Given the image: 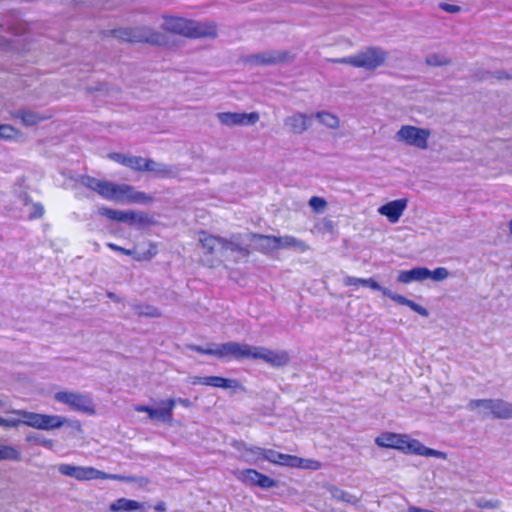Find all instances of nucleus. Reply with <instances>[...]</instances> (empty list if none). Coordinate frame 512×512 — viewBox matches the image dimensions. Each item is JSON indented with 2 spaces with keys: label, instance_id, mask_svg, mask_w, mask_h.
<instances>
[{
  "label": "nucleus",
  "instance_id": "24",
  "mask_svg": "<svg viewBox=\"0 0 512 512\" xmlns=\"http://www.w3.org/2000/svg\"><path fill=\"white\" fill-rule=\"evenodd\" d=\"M431 271L425 267H417L411 270L401 271L398 275V281L401 283H410L412 281H421L429 278Z\"/></svg>",
  "mask_w": 512,
  "mask_h": 512
},
{
  "label": "nucleus",
  "instance_id": "15",
  "mask_svg": "<svg viewBox=\"0 0 512 512\" xmlns=\"http://www.w3.org/2000/svg\"><path fill=\"white\" fill-rule=\"evenodd\" d=\"M217 118L222 125L225 126H243L253 125L259 120V114L257 112L251 113H236V112H220L217 114Z\"/></svg>",
  "mask_w": 512,
  "mask_h": 512
},
{
  "label": "nucleus",
  "instance_id": "21",
  "mask_svg": "<svg viewBox=\"0 0 512 512\" xmlns=\"http://www.w3.org/2000/svg\"><path fill=\"white\" fill-rule=\"evenodd\" d=\"M107 247L115 252L121 253L126 256H131L136 261H148L156 256L157 254V245L155 243H149V248L147 251L143 253L136 254L130 249H126L124 247L118 246L114 243H108Z\"/></svg>",
  "mask_w": 512,
  "mask_h": 512
},
{
  "label": "nucleus",
  "instance_id": "33",
  "mask_svg": "<svg viewBox=\"0 0 512 512\" xmlns=\"http://www.w3.org/2000/svg\"><path fill=\"white\" fill-rule=\"evenodd\" d=\"M1 460H21V453L13 446L0 445V461Z\"/></svg>",
  "mask_w": 512,
  "mask_h": 512
},
{
  "label": "nucleus",
  "instance_id": "50",
  "mask_svg": "<svg viewBox=\"0 0 512 512\" xmlns=\"http://www.w3.org/2000/svg\"><path fill=\"white\" fill-rule=\"evenodd\" d=\"M154 510L157 512H164L166 510V506L164 502H159L154 506Z\"/></svg>",
  "mask_w": 512,
  "mask_h": 512
},
{
  "label": "nucleus",
  "instance_id": "8",
  "mask_svg": "<svg viewBox=\"0 0 512 512\" xmlns=\"http://www.w3.org/2000/svg\"><path fill=\"white\" fill-rule=\"evenodd\" d=\"M54 399L57 402L69 406L72 410L88 415H94L96 413L95 405L88 395L71 391H59L55 393Z\"/></svg>",
  "mask_w": 512,
  "mask_h": 512
},
{
  "label": "nucleus",
  "instance_id": "5",
  "mask_svg": "<svg viewBox=\"0 0 512 512\" xmlns=\"http://www.w3.org/2000/svg\"><path fill=\"white\" fill-rule=\"evenodd\" d=\"M58 471L60 474L74 478L78 481H90L95 479L114 480L119 482L136 481V477L134 476L109 474L90 466H76L72 464L63 463L58 466Z\"/></svg>",
  "mask_w": 512,
  "mask_h": 512
},
{
  "label": "nucleus",
  "instance_id": "44",
  "mask_svg": "<svg viewBox=\"0 0 512 512\" xmlns=\"http://www.w3.org/2000/svg\"><path fill=\"white\" fill-rule=\"evenodd\" d=\"M364 279L363 278H356L352 276H347L344 278V284L346 286H363Z\"/></svg>",
  "mask_w": 512,
  "mask_h": 512
},
{
  "label": "nucleus",
  "instance_id": "4",
  "mask_svg": "<svg viewBox=\"0 0 512 512\" xmlns=\"http://www.w3.org/2000/svg\"><path fill=\"white\" fill-rule=\"evenodd\" d=\"M189 348L201 355L214 356L220 360L231 361L246 358L252 359L254 346L239 342H226L215 345L213 348H205L200 345H191Z\"/></svg>",
  "mask_w": 512,
  "mask_h": 512
},
{
  "label": "nucleus",
  "instance_id": "52",
  "mask_svg": "<svg viewBox=\"0 0 512 512\" xmlns=\"http://www.w3.org/2000/svg\"><path fill=\"white\" fill-rule=\"evenodd\" d=\"M179 403H181L183 406L188 407L190 405V401L188 399H179Z\"/></svg>",
  "mask_w": 512,
  "mask_h": 512
},
{
  "label": "nucleus",
  "instance_id": "32",
  "mask_svg": "<svg viewBox=\"0 0 512 512\" xmlns=\"http://www.w3.org/2000/svg\"><path fill=\"white\" fill-rule=\"evenodd\" d=\"M322 467L321 462L313 459H304L298 456H295L294 467L293 468H301L305 470H319Z\"/></svg>",
  "mask_w": 512,
  "mask_h": 512
},
{
  "label": "nucleus",
  "instance_id": "23",
  "mask_svg": "<svg viewBox=\"0 0 512 512\" xmlns=\"http://www.w3.org/2000/svg\"><path fill=\"white\" fill-rule=\"evenodd\" d=\"M199 242L206 255H214L218 249L222 250L224 238L211 235L206 231H200Z\"/></svg>",
  "mask_w": 512,
  "mask_h": 512
},
{
  "label": "nucleus",
  "instance_id": "25",
  "mask_svg": "<svg viewBox=\"0 0 512 512\" xmlns=\"http://www.w3.org/2000/svg\"><path fill=\"white\" fill-rule=\"evenodd\" d=\"M285 124L290 127L295 134H301L309 127V117L305 114H295L286 118Z\"/></svg>",
  "mask_w": 512,
  "mask_h": 512
},
{
  "label": "nucleus",
  "instance_id": "47",
  "mask_svg": "<svg viewBox=\"0 0 512 512\" xmlns=\"http://www.w3.org/2000/svg\"><path fill=\"white\" fill-rule=\"evenodd\" d=\"M409 308L412 309L413 311H415L416 313L420 314L421 316H424V317L428 316V311L424 307L418 305L417 303H415L412 300L409 305Z\"/></svg>",
  "mask_w": 512,
  "mask_h": 512
},
{
  "label": "nucleus",
  "instance_id": "2",
  "mask_svg": "<svg viewBox=\"0 0 512 512\" xmlns=\"http://www.w3.org/2000/svg\"><path fill=\"white\" fill-rule=\"evenodd\" d=\"M166 26L171 32L191 39L215 38L217 36V26L214 23L171 17L167 19Z\"/></svg>",
  "mask_w": 512,
  "mask_h": 512
},
{
  "label": "nucleus",
  "instance_id": "45",
  "mask_svg": "<svg viewBox=\"0 0 512 512\" xmlns=\"http://www.w3.org/2000/svg\"><path fill=\"white\" fill-rule=\"evenodd\" d=\"M363 286L369 287L372 290L381 291L382 293L385 289L381 287L373 278L364 279Z\"/></svg>",
  "mask_w": 512,
  "mask_h": 512
},
{
  "label": "nucleus",
  "instance_id": "7",
  "mask_svg": "<svg viewBox=\"0 0 512 512\" xmlns=\"http://www.w3.org/2000/svg\"><path fill=\"white\" fill-rule=\"evenodd\" d=\"M109 33L111 36L129 43H148L151 45L161 46L167 42L164 35L154 32L146 27L119 28L113 29Z\"/></svg>",
  "mask_w": 512,
  "mask_h": 512
},
{
  "label": "nucleus",
  "instance_id": "26",
  "mask_svg": "<svg viewBox=\"0 0 512 512\" xmlns=\"http://www.w3.org/2000/svg\"><path fill=\"white\" fill-rule=\"evenodd\" d=\"M142 509V504L136 500L119 498L110 505L112 512H134Z\"/></svg>",
  "mask_w": 512,
  "mask_h": 512
},
{
  "label": "nucleus",
  "instance_id": "31",
  "mask_svg": "<svg viewBox=\"0 0 512 512\" xmlns=\"http://www.w3.org/2000/svg\"><path fill=\"white\" fill-rule=\"evenodd\" d=\"M315 117L325 126L331 129L339 127V119L336 115L329 112H317Z\"/></svg>",
  "mask_w": 512,
  "mask_h": 512
},
{
  "label": "nucleus",
  "instance_id": "38",
  "mask_svg": "<svg viewBox=\"0 0 512 512\" xmlns=\"http://www.w3.org/2000/svg\"><path fill=\"white\" fill-rule=\"evenodd\" d=\"M383 295L389 297L392 301H394L400 305H405V306L409 307V305L411 303L410 299H408L402 295L392 293L388 289L383 290Z\"/></svg>",
  "mask_w": 512,
  "mask_h": 512
},
{
  "label": "nucleus",
  "instance_id": "3",
  "mask_svg": "<svg viewBox=\"0 0 512 512\" xmlns=\"http://www.w3.org/2000/svg\"><path fill=\"white\" fill-rule=\"evenodd\" d=\"M108 157L114 162L136 172H152L160 178H171L173 176V170L171 167L159 164L149 158L117 152L109 154Z\"/></svg>",
  "mask_w": 512,
  "mask_h": 512
},
{
  "label": "nucleus",
  "instance_id": "6",
  "mask_svg": "<svg viewBox=\"0 0 512 512\" xmlns=\"http://www.w3.org/2000/svg\"><path fill=\"white\" fill-rule=\"evenodd\" d=\"M387 59V52L380 47H367L366 49L358 52L356 55L330 59L329 61L337 64H348L356 68H363L368 71H373L378 67L384 65Z\"/></svg>",
  "mask_w": 512,
  "mask_h": 512
},
{
  "label": "nucleus",
  "instance_id": "37",
  "mask_svg": "<svg viewBox=\"0 0 512 512\" xmlns=\"http://www.w3.org/2000/svg\"><path fill=\"white\" fill-rule=\"evenodd\" d=\"M295 455H289L284 453H277L276 461L274 464L280 466L294 467Z\"/></svg>",
  "mask_w": 512,
  "mask_h": 512
},
{
  "label": "nucleus",
  "instance_id": "53",
  "mask_svg": "<svg viewBox=\"0 0 512 512\" xmlns=\"http://www.w3.org/2000/svg\"><path fill=\"white\" fill-rule=\"evenodd\" d=\"M32 440H35V441H36V439H35V438H33L32 436H28V437H27V441H32Z\"/></svg>",
  "mask_w": 512,
  "mask_h": 512
},
{
  "label": "nucleus",
  "instance_id": "29",
  "mask_svg": "<svg viewBox=\"0 0 512 512\" xmlns=\"http://www.w3.org/2000/svg\"><path fill=\"white\" fill-rule=\"evenodd\" d=\"M410 453H414L417 455L422 456H436V457H445V454L443 452L433 450L431 448L425 447L422 443H420L418 440L413 439L412 440V447L410 450Z\"/></svg>",
  "mask_w": 512,
  "mask_h": 512
},
{
  "label": "nucleus",
  "instance_id": "20",
  "mask_svg": "<svg viewBox=\"0 0 512 512\" xmlns=\"http://www.w3.org/2000/svg\"><path fill=\"white\" fill-rule=\"evenodd\" d=\"M408 205V199L402 198L390 201L381 207H379L378 212L385 216L389 222L396 223L399 221L404 211L406 210Z\"/></svg>",
  "mask_w": 512,
  "mask_h": 512
},
{
  "label": "nucleus",
  "instance_id": "39",
  "mask_svg": "<svg viewBox=\"0 0 512 512\" xmlns=\"http://www.w3.org/2000/svg\"><path fill=\"white\" fill-rule=\"evenodd\" d=\"M18 134V131L9 124H0V138L12 139Z\"/></svg>",
  "mask_w": 512,
  "mask_h": 512
},
{
  "label": "nucleus",
  "instance_id": "27",
  "mask_svg": "<svg viewBox=\"0 0 512 512\" xmlns=\"http://www.w3.org/2000/svg\"><path fill=\"white\" fill-rule=\"evenodd\" d=\"M67 419L57 415L41 414L40 430H53L62 427Z\"/></svg>",
  "mask_w": 512,
  "mask_h": 512
},
{
  "label": "nucleus",
  "instance_id": "41",
  "mask_svg": "<svg viewBox=\"0 0 512 512\" xmlns=\"http://www.w3.org/2000/svg\"><path fill=\"white\" fill-rule=\"evenodd\" d=\"M447 276H448V271L446 268H443V267L436 268L433 272H431V275H430L431 278H433L434 280H437V281L444 280L445 278H447Z\"/></svg>",
  "mask_w": 512,
  "mask_h": 512
},
{
  "label": "nucleus",
  "instance_id": "11",
  "mask_svg": "<svg viewBox=\"0 0 512 512\" xmlns=\"http://www.w3.org/2000/svg\"><path fill=\"white\" fill-rule=\"evenodd\" d=\"M234 475L242 484L251 487L269 489L278 485L276 480L252 468L236 471Z\"/></svg>",
  "mask_w": 512,
  "mask_h": 512
},
{
  "label": "nucleus",
  "instance_id": "34",
  "mask_svg": "<svg viewBox=\"0 0 512 512\" xmlns=\"http://www.w3.org/2000/svg\"><path fill=\"white\" fill-rule=\"evenodd\" d=\"M247 451L253 453V454H258L260 455L264 460L270 462V463H275L276 461V456H277V451L273 450V449H264V448H260V447H250L247 449Z\"/></svg>",
  "mask_w": 512,
  "mask_h": 512
},
{
  "label": "nucleus",
  "instance_id": "43",
  "mask_svg": "<svg viewBox=\"0 0 512 512\" xmlns=\"http://www.w3.org/2000/svg\"><path fill=\"white\" fill-rule=\"evenodd\" d=\"M500 505V502L498 500H484V501H479L477 503V506L480 508V509H495V508H498Z\"/></svg>",
  "mask_w": 512,
  "mask_h": 512
},
{
  "label": "nucleus",
  "instance_id": "28",
  "mask_svg": "<svg viewBox=\"0 0 512 512\" xmlns=\"http://www.w3.org/2000/svg\"><path fill=\"white\" fill-rule=\"evenodd\" d=\"M327 490L331 494L332 498H334L338 501H342V502L354 504V505L357 504L359 501V499L357 497L347 493L346 491L338 488L335 485H332V484L327 485Z\"/></svg>",
  "mask_w": 512,
  "mask_h": 512
},
{
  "label": "nucleus",
  "instance_id": "35",
  "mask_svg": "<svg viewBox=\"0 0 512 512\" xmlns=\"http://www.w3.org/2000/svg\"><path fill=\"white\" fill-rule=\"evenodd\" d=\"M21 415L23 417V424H25L28 427H32L35 429L40 430V420H41V414L35 413V412H21Z\"/></svg>",
  "mask_w": 512,
  "mask_h": 512
},
{
  "label": "nucleus",
  "instance_id": "49",
  "mask_svg": "<svg viewBox=\"0 0 512 512\" xmlns=\"http://www.w3.org/2000/svg\"><path fill=\"white\" fill-rule=\"evenodd\" d=\"M2 421H3V423H1L0 426L15 427V426L18 425V421L7 420V419H4V418H2Z\"/></svg>",
  "mask_w": 512,
  "mask_h": 512
},
{
  "label": "nucleus",
  "instance_id": "40",
  "mask_svg": "<svg viewBox=\"0 0 512 512\" xmlns=\"http://www.w3.org/2000/svg\"><path fill=\"white\" fill-rule=\"evenodd\" d=\"M309 206L315 211L319 212L326 208L327 202L324 198L312 196L309 200Z\"/></svg>",
  "mask_w": 512,
  "mask_h": 512
},
{
  "label": "nucleus",
  "instance_id": "13",
  "mask_svg": "<svg viewBox=\"0 0 512 512\" xmlns=\"http://www.w3.org/2000/svg\"><path fill=\"white\" fill-rule=\"evenodd\" d=\"M412 440L407 435L384 432L375 439V444L381 448H390L410 453Z\"/></svg>",
  "mask_w": 512,
  "mask_h": 512
},
{
  "label": "nucleus",
  "instance_id": "30",
  "mask_svg": "<svg viewBox=\"0 0 512 512\" xmlns=\"http://www.w3.org/2000/svg\"><path fill=\"white\" fill-rule=\"evenodd\" d=\"M14 117L19 118L22 123L27 126L36 125L45 119V117H42L37 113L28 110L18 111L16 114H14Z\"/></svg>",
  "mask_w": 512,
  "mask_h": 512
},
{
  "label": "nucleus",
  "instance_id": "14",
  "mask_svg": "<svg viewBox=\"0 0 512 512\" xmlns=\"http://www.w3.org/2000/svg\"><path fill=\"white\" fill-rule=\"evenodd\" d=\"M176 406V400L169 398L161 401V408L155 409L147 405H135L134 410L136 412L147 413L150 420L158 419L163 422H171L173 420V410Z\"/></svg>",
  "mask_w": 512,
  "mask_h": 512
},
{
  "label": "nucleus",
  "instance_id": "54",
  "mask_svg": "<svg viewBox=\"0 0 512 512\" xmlns=\"http://www.w3.org/2000/svg\"><path fill=\"white\" fill-rule=\"evenodd\" d=\"M509 228H510V231H511V233H512V220H511V221H510V223H509Z\"/></svg>",
  "mask_w": 512,
  "mask_h": 512
},
{
  "label": "nucleus",
  "instance_id": "36",
  "mask_svg": "<svg viewBox=\"0 0 512 512\" xmlns=\"http://www.w3.org/2000/svg\"><path fill=\"white\" fill-rule=\"evenodd\" d=\"M426 63L430 66H445L449 65L451 60L439 54H432L426 58Z\"/></svg>",
  "mask_w": 512,
  "mask_h": 512
},
{
  "label": "nucleus",
  "instance_id": "46",
  "mask_svg": "<svg viewBox=\"0 0 512 512\" xmlns=\"http://www.w3.org/2000/svg\"><path fill=\"white\" fill-rule=\"evenodd\" d=\"M439 7L448 13H458L461 11V7L454 4H448V3H441Z\"/></svg>",
  "mask_w": 512,
  "mask_h": 512
},
{
  "label": "nucleus",
  "instance_id": "9",
  "mask_svg": "<svg viewBox=\"0 0 512 512\" xmlns=\"http://www.w3.org/2000/svg\"><path fill=\"white\" fill-rule=\"evenodd\" d=\"M431 136L429 129L419 128L413 125H403L397 132L396 138L406 145L426 150Z\"/></svg>",
  "mask_w": 512,
  "mask_h": 512
},
{
  "label": "nucleus",
  "instance_id": "18",
  "mask_svg": "<svg viewBox=\"0 0 512 512\" xmlns=\"http://www.w3.org/2000/svg\"><path fill=\"white\" fill-rule=\"evenodd\" d=\"M192 383L195 385L198 384L222 389H234L241 391L245 390L240 381L236 379L225 378L222 376L195 377Z\"/></svg>",
  "mask_w": 512,
  "mask_h": 512
},
{
  "label": "nucleus",
  "instance_id": "48",
  "mask_svg": "<svg viewBox=\"0 0 512 512\" xmlns=\"http://www.w3.org/2000/svg\"><path fill=\"white\" fill-rule=\"evenodd\" d=\"M147 308H148V311L141 312L142 315H145L148 317H160L161 316V312L159 309H157L155 307H147Z\"/></svg>",
  "mask_w": 512,
  "mask_h": 512
},
{
  "label": "nucleus",
  "instance_id": "42",
  "mask_svg": "<svg viewBox=\"0 0 512 512\" xmlns=\"http://www.w3.org/2000/svg\"><path fill=\"white\" fill-rule=\"evenodd\" d=\"M44 214V208L40 203H35L32 206V211L30 213L29 219H38L41 218Z\"/></svg>",
  "mask_w": 512,
  "mask_h": 512
},
{
  "label": "nucleus",
  "instance_id": "17",
  "mask_svg": "<svg viewBox=\"0 0 512 512\" xmlns=\"http://www.w3.org/2000/svg\"><path fill=\"white\" fill-rule=\"evenodd\" d=\"M251 237L256 240H265L268 243V247L273 250H278L286 247L293 248H303L304 243L302 241L297 240L293 236H274V235H264L259 233H252Z\"/></svg>",
  "mask_w": 512,
  "mask_h": 512
},
{
  "label": "nucleus",
  "instance_id": "22",
  "mask_svg": "<svg viewBox=\"0 0 512 512\" xmlns=\"http://www.w3.org/2000/svg\"><path fill=\"white\" fill-rule=\"evenodd\" d=\"M222 251L230 252L231 255L236 254L234 257L226 256V260H231L235 263L239 262L241 259H247L250 255V249L248 246H244L240 243H237L233 240L225 239L223 242Z\"/></svg>",
  "mask_w": 512,
  "mask_h": 512
},
{
  "label": "nucleus",
  "instance_id": "19",
  "mask_svg": "<svg viewBox=\"0 0 512 512\" xmlns=\"http://www.w3.org/2000/svg\"><path fill=\"white\" fill-rule=\"evenodd\" d=\"M293 59L294 56H292L289 51H268L252 56V60L255 64L264 66L289 62Z\"/></svg>",
  "mask_w": 512,
  "mask_h": 512
},
{
  "label": "nucleus",
  "instance_id": "1",
  "mask_svg": "<svg viewBox=\"0 0 512 512\" xmlns=\"http://www.w3.org/2000/svg\"><path fill=\"white\" fill-rule=\"evenodd\" d=\"M82 184L107 200L118 202L126 201L134 204H148L153 202V196L142 191H137L129 184H118L91 176L83 177Z\"/></svg>",
  "mask_w": 512,
  "mask_h": 512
},
{
  "label": "nucleus",
  "instance_id": "55",
  "mask_svg": "<svg viewBox=\"0 0 512 512\" xmlns=\"http://www.w3.org/2000/svg\"><path fill=\"white\" fill-rule=\"evenodd\" d=\"M1 423H3V421H2V417L0 416V424H1Z\"/></svg>",
  "mask_w": 512,
  "mask_h": 512
},
{
  "label": "nucleus",
  "instance_id": "12",
  "mask_svg": "<svg viewBox=\"0 0 512 512\" xmlns=\"http://www.w3.org/2000/svg\"><path fill=\"white\" fill-rule=\"evenodd\" d=\"M98 214L106 217L109 220L117 222L141 223L151 224L152 219L146 213H136L134 211H119L108 207H100Z\"/></svg>",
  "mask_w": 512,
  "mask_h": 512
},
{
  "label": "nucleus",
  "instance_id": "10",
  "mask_svg": "<svg viewBox=\"0 0 512 512\" xmlns=\"http://www.w3.org/2000/svg\"><path fill=\"white\" fill-rule=\"evenodd\" d=\"M484 407L490 411L493 418L496 419H511L512 418V404L504 401L503 399H473L468 403V408L471 410Z\"/></svg>",
  "mask_w": 512,
  "mask_h": 512
},
{
  "label": "nucleus",
  "instance_id": "16",
  "mask_svg": "<svg viewBox=\"0 0 512 512\" xmlns=\"http://www.w3.org/2000/svg\"><path fill=\"white\" fill-rule=\"evenodd\" d=\"M252 359L263 360L273 367L286 366L290 361L289 354L286 351L276 352L273 350L256 346H254L253 348Z\"/></svg>",
  "mask_w": 512,
  "mask_h": 512
},
{
  "label": "nucleus",
  "instance_id": "51",
  "mask_svg": "<svg viewBox=\"0 0 512 512\" xmlns=\"http://www.w3.org/2000/svg\"><path fill=\"white\" fill-rule=\"evenodd\" d=\"M497 78L498 79H510L511 76L509 74H507L506 72H500V73H498Z\"/></svg>",
  "mask_w": 512,
  "mask_h": 512
}]
</instances>
